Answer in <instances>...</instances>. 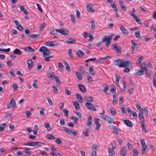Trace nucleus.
Returning a JSON list of instances; mask_svg holds the SVG:
<instances>
[{
  "instance_id": "nucleus-1",
  "label": "nucleus",
  "mask_w": 156,
  "mask_h": 156,
  "mask_svg": "<svg viewBox=\"0 0 156 156\" xmlns=\"http://www.w3.org/2000/svg\"><path fill=\"white\" fill-rule=\"evenodd\" d=\"M114 35V34H111L109 36H105L103 38L102 41L103 42H106L105 45L108 47L111 44L110 41L112 39V36Z\"/></svg>"
},
{
  "instance_id": "nucleus-2",
  "label": "nucleus",
  "mask_w": 156,
  "mask_h": 156,
  "mask_svg": "<svg viewBox=\"0 0 156 156\" xmlns=\"http://www.w3.org/2000/svg\"><path fill=\"white\" fill-rule=\"evenodd\" d=\"M100 117L104 121H107L109 124H111L112 123L113 124L115 122H113L114 119L106 115H104L103 113H100Z\"/></svg>"
},
{
  "instance_id": "nucleus-3",
  "label": "nucleus",
  "mask_w": 156,
  "mask_h": 156,
  "mask_svg": "<svg viewBox=\"0 0 156 156\" xmlns=\"http://www.w3.org/2000/svg\"><path fill=\"white\" fill-rule=\"evenodd\" d=\"M44 143L39 142H32L26 143L25 144V145L37 147L41 146L42 144H45Z\"/></svg>"
},
{
  "instance_id": "nucleus-4",
  "label": "nucleus",
  "mask_w": 156,
  "mask_h": 156,
  "mask_svg": "<svg viewBox=\"0 0 156 156\" xmlns=\"http://www.w3.org/2000/svg\"><path fill=\"white\" fill-rule=\"evenodd\" d=\"M39 51H40L43 52V56L44 57L46 56L50 55L51 54L50 52L47 48L44 46L41 47L40 48Z\"/></svg>"
},
{
  "instance_id": "nucleus-5",
  "label": "nucleus",
  "mask_w": 156,
  "mask_h": 156,
  "mask_svg": "<svg viewBox=\"0 0 156 156\" xmlns=\"http://www.w3.org/2000/svg\"><path fill=\"white\" fill-rule=\"evenodd\" d=\"M140 143L141 144V146L142 147L141 153L143 155L146 152V149L147 148V146L145 144V142L144 139H142L141 140Z\"/></svg>"
},
{
  "instance_id": "nucleus-6",
  "label": "nucleus",
  "mask_w": 156,
  "mask_h": 156,
  "mask_svg": "<svg viewBox=\"0 0 156 156\" xmlns=\"http://www.w3.org/2000/svg\"><path fill=\"white\" fill-rule=\"evenodd\" d=\"M56 31L63 35H67L69 34V31L65 29H56Z\"/></svg>"
},
{
  "instance_id": "nucleus-7",
  "label": "nucleus",
  "mask_w": 156,
  "mask_h": 156,
  "mask_svg": "<svg viewBox=\"0 0 156 156\" xmlns=\"http://www.w3.org/2000/svg\"><path fill=\"white\" fill-rule=\"evenodd\" d=\"M141 70H139L137 72L135 73V75L136 76H141L143 75L144 72H146V73H147V69L146 67H143L141 68Z\"/></svg>"
},
{
  "instance_id": "nucleus-8",
  "label": "nucleus",
  "mask_w": 156,
  "mask_h": 156,
  "mask_svg": "<svg viewBox=\"0 0 156 156\" xmlns=\"http://www.w3.org/2000/svg\"><path fill=\"white\" fill-rule=\"evenodd\" d=\"M132 65V63L129 61L123 62L122 60L121 64L120 65V67H130Z\"/></svg>"
},
{
  "instance_id": "nucleus-9",
  "label": "nucleus",
  "mask_w": 156,
  "mask_h": 156,
  "mask_svg": "<svg viewBox=\"0 0 156 156\" xmlns=\"http://www.w3.org/2000/svg\"><path fill=\"white\" fill-rule=\"evenodd\" d=\"M85 106L88 109L90 110L93 111H96L97 110V109L91 103L87 102L85 104Z\"/></svg>"
},
{
  "instance_id": "nucleus-10",
  "label": "nucleus",
  "mask_w": 156,
  "mask_h": 156,
  "mask_svg": "<svg viewBox=\"0 0 156 156\" xmlns=\"http://www.w3.org/2000/svg\"><path fill=\"white\" fill-rule=\"evenodd\" d=\"M129 13L131 16L133 17L134 19L135 20L137 23L140 24H142V22L140 20V19L138 18L137 16L134 13H131L130 11Z\"/></svg>"
},
{
  "instance_id": "nucleus-11",
  "label": "nucleus",
  "mask_w": 156,
  "mask_h": 156,
  "mask_svg": "<svg viewBox=\"0 0 156 156\" xmlns=\"http://www.w3.org/2000/svg\"><path fill=\"white\" fill-rule=\"evenodd\" d=\"M16 105V103L15 100L13 98H12L10 100V104L8 105L7 108L8 109H9L15 106Z\"/></svg>"
},
{
  "instance_id": "nucleus-12",
  "label": "nucleus",
  "mask_w": 156,
  "mask_h": 156,
  "mask_svg": "<svg viewBox=\"0 0 156 156\" xmlns=\"http://www.w3.org/2000/svg\"><path fill=\"white\" fill-rule=\"evenodd\" d=\"M98 146L97 145H93L91 147L92 155V156H97L96 151Z\"/></svg>"
},
{
  "instance_id": "nucleus-13",
  "label": "nucleus",
  "mask_w": 156,
  "mask_h": 156,
  "mask_svg": "<svg viewBox=\"0 0 156 156\" xmlns=\"http://www.w3.org/2000/svg\"><path fill=\"white\" fill-rule=\"evenodd\" d=\"M92 5L91 4H89L87 5L86 8L87 10L90 12H94L95 10L92 8Z\"/></svg>"
},
{
  "instance_id": "nucleus-14",
  "label": "nucleus",
  "mask_w": 156,
  "mask_h": 156,
  "mask_svg": "<svg viewBox=\"0 0 156 156\" xmlns=\"http://www.w3.org/2000/svg\"><path fill=\"white\" fill-rule=\"evenodd\" d=\"M124 123L128 127H132L133 126V124L130 120L125 119L123 120Z\"/></svg>"
},
{
  "instance_id": "nucleus-15",
  "label": "nucleus",
  "mask_w": 156,
  "mask_h": 156,
  "mask_svg": "<svg viewBox=\"0 0 156 156\" xmlns=\"http://www.w3.org/2000/svg\"><path fill=\"white\" fill-rule=\"evenodd\" d=\"M120 29L124 35H127L128 34V31L122 25L120 26Z\"/></svg>"
},
{
  "instance_id": "nucleus-16",
  "label": "nucleus",
  "mask_w": 156,
  "mask_h": 156,
  "mask_svg": "<svg viewBox=\"0 0 156 156\" xmlns=\"http://www.w3.org/2000/svg\"><path fill=\"white\" fill-rule=\"evenodd\" d=\"M27 62L28 65V69L30 70L33 66V61L31 59H30L27 60Z\"/></svg>"
},
{
  "instance_id": "nucleus-17",
  "label": "nucleus",
  "mask_w": 156,
  "mask_h": 156,
  "mask_svg": "<svg viewBox=\"0 0 156 156\" xmlns=\"http://www.w3.org/2000/svg\"><path fill=\"white\" fill-rule=\"evenodd\" d=\"M122 60L120 59L118 60H115L113 62V64L116 66H118L119 67H120V65L121 64Z\"/></svg>"
},
{
  "instance_id": "nucleus-18",
  "label": "nucleus",
  "mask_w": 156,
  "mask_h": 156,
  "mask_svg": "<svg viewBox=\"0 0 156 156\" xmlns=\"http://www.w3.org/2000/svg\"><path fill=\"white\" fill-rule=\"evenodd\" d=\"M78 88L83 93H85L86 91V90L83 85L82 84H79L78 85Z\"/></svg>"
},
{
  "instance_id": "nucleus-19",
  "label": "nucleus",
  "mask_w": 156,
  "mask_h": 156,
  "mask_svg": "<svg viewBox=\"0 0 156 156\" xmlns=\"http://www.w3.org/2000/svg\"><path fill=\"white\" fill-rule=\"evenodd\" d=\"M76 41V40L75 38H70L69 39L66 41L65 42L70 44H73L75 43Z\"/></svg>"
},
{
  "instance_id": "nucleus-20",
  "label": "nucleus",
  "mask_w": 156,
  "mask_h": 156,
  "mask_svg": "<svg viewBox=\"0 0 156 156\" xmlns=\"http://www.w3.org/2000/svg\"><path fill=\"white\" fill-rule=\"evenodd\" d=\"M127 149L126 147H123L121 149L120 156H125Z\"/></svg>"
},
{
  "instance_id": "nucleus-21",
  "label": "nucleus",
  "mask_w": 156,
  "mask_h": 156,
  "mask_svg": "<svg viewBox=\"0 0 156 156\" xmlns=\"http://www.w3.org/2000/svg\"><path fill=\"white\" fill-rule=\"evenodd\" d=\"M24 50L27 52H33L35 51V50L31 46H28L23 49Z\"/></svg>"
},
{
  "instance_id": "nucleus-22",
  "label": "nucleus",
  "mask_w": 156,
  "mask_h": 156,
  "mask_svg": "<svg viewBox=\"0 0 156 156\" xmlns=\"http://www.w3.org/2000/svg\"><path fill=\"white\" fill-rule=\"evenodd\" d=\"M139 119L140 122H143L144 121V119L142 112L139 114Z\"/></svg>"
},
{
  "instance_id": "nucleus-23",
  "label": "nucleus",
  "mask_w": 156,
  "mask_h": 156,
  "mask_svg": "<svg viewBox=\"0 0 156 156\" xmlns=\"http://www.w3.org/2000/svg\"><path fill=\"white\" fill-rule=\"evenodd\" d=\"M92 117L91 116H89L87 119V122L86 123V125L87 126H90L92 124Z\"/></svg>"
},
{
  "instance_id": "nucleus-24",
  "label": "nucleus",
  "mask_w": 156,
  "mask_h": 156,
  "mask_svg": "<svg viewBox=\"0 0 156 156\" xmlns=\"http://www.w3.org/2000/svg\"><path fill=\"white\" fill-rule=\"evenodd\" d=\"M108 154L110 156H115V153L114 150L111 149L110 148H108Z\"/></svg>"
},
{
  "instance_id": "nucleus-25",
  "label": "nucleus",
  "mask_w": 156,
  "mask_h": 156,
  "mask_svg": "<svg viewBox=\"0 0 156 156\" xmlns=\"http://www.w3.org/2000/svg\"><path fill=\"white\" fill-rule=\"evenodd\" d=\"M103 87H105L103 90V91L105 94H107L108 93L107 91L109 90V87L108 85L106 83L104 84V85L103 86Z\"/></svg>"
},
{
  "instance_id": "nucleus-26",
  "label": "nucleus",
  "mask_w": 156,
  "mask_h": 156,
  "mask_svg": "<svg viewBox=\"0 0 156 156\" xmlns=\"http://www.w3.org/2000/svg\"><path fill=\"white\" fill-rule=\"evenodd\" d=\"M119 3L120 7L122 8V9L124 11H126V8L122 2V1H120Z\"/></svg>"
},
{
  "instance_id": "nucleus-27",
  "label": "nucleus",
  "mask_w": 156,
  "mask_h": 156,
  "mask_svg": "<svg viewBox=\"0 0 156 156\" xmlns=\"http://www.w3.org/2000/svg\"><path fill=\"white\" fill-rule=\"evenodd\" d=\"M84 99L87 102H91L93 101V98L91 96L85 97Z\"/></svg>"
},
{
  "instance_id": "nucleus-28",
  "label": "nucleus",
  "mask_w": 156,
  "mask_h": 156,
  "mask_svg": "<svg viewBox=\"0 0 156 156\" xmlns=\"http://www.w3.org/2000/svg\"><path fill=\"white\" fill-rule=\"evenodd\" d=\"M141 126L142 128V132L144 133V134L147 132V131L146 130L145 125L144 123H142L141 125Z\"/></svg>"
},
{
  "instance_id": "nucleus-29",
  "label": "nucleus",
  "mask_w": 156,
  "mask_h": 156,
  "mask_svg": "<svg viewBox=\"0 0 156 156\" xmlns=\"http://www.w3.org/2000/svg\"><path fill=\"white\" fill-rule=\"evenodd\" d=\"M13 53L14 54H17L18 55H20L22 54V52L19 49L16 48L13 51Z\"/></svg>"
},
{
  "instance_id": "nucleus-30",
  "label": "nucleus",
  "mask_w": 156,
  "mask_h": 156,
  "mask_svg": "<svg viewBox=\"0 0 156 156\" xmlns=\"http://www.w3.org/2000/svg\"><path fill=\"white\" fill-rule=\"evenodd\" d=\"M45 127L47 129L48 131H50L51 130V128L50 124L47 123H45L44 124Z\"/></svg>"
},
{
  "instance_id": "nucleus-31",
  "label": "nucleus",
  "mask_w": 156,
  "mask_h": 156,
  "mask_svg": "<svg viewBox=\"0 0 156 156\" xmlns=\"http://www.w3.org/2000/svg\"><path fill=\"white\" fill-rule=\"evenodd\" d=\"M40 34H29L28 35L29 37L30 38H35L36 37H38L40 36Z\"/></svg>"
},
{
  "instance_id": "nucleus-32",
  "label": "nucleus",
  "mask_w": 156,
  "mask_h": 156,
  "mask_svg": "<svg viewBox=\"0 0 156 156\" xmlns=\"http://www.w3.org/2000/svg\"><path fill=\"white\" fill-rule=\"evenodd\" d=\"M77 56L79 57H82L84 55V53L81 50H78L77 52Z\"/></svg>"
},
{
  "instance_id": "nucleus-33",
  "label": "nucleus",
  "mask_w": 156,
  "mask_h": 156,
  "mask_svg": "<svg viewBox=\"0 0 156 156\" xmlns=\"http://www.w3.org/2000/svg\"><path fill=\"white\" fill-rule=\"evenodd\" d=\"M75 95L76 98H77L78 101L79 102H81L83 100L82 96L78 93L76 94Z\"/></svg>"
},
{
  "instance_id": "nucleus-34",
  "label": "nucleus",
  "mask_w": 156,
  "mask_h": 156,
  "mask_svg": "<svg viewBox=\"0 0 156 156\" xmlns=\"http://www.w3.org/2000/svg\"><path fill=\"white\" fill-rule=\"evenodd\" d=\"M45 136L48 139L51 140H54L55 138L54 136L50 134L46 135Z\"/></svg>"
},
{
  "instance_id": "nucleus-35",
  "label": "nucleus",
  "mask_w": 156,
  "mask_h": 156,
  "mask_svg": "<svg viewBox=\"0 0 156 156\" xmlns=\"http://www.w3.org/2000/svg\"><path fill=\"white\" fill-rule=\"evenodd\" d=\"M76 74L77 76L78 79L79 80H81L82 79V76L81 74L78 72H76Z\"/></svg>"
},
{
  "instance_id": "nucleus-36",
  "label": "nucleus",
  "mask_w": 156,
  "mask_h": 156,
  "mask_svg": "<svg viewBox=\"0 0 156 156\" xmlns=\"http://www.w3.org/2000/svg\"><path fill=\"white\" fill-rule=\"evenodd\" d=\"M140 33V31H138L136 32L134 34L135 36L137 38H141V37Z\"/></svg>"
},
{
  "instance_id": "nucleus-37",
  "label": "nucleus",
  "mask_w": 156,
  "mask_h": 156,
  "mask_svg": "<svg viewBox=\"0 0 156 156\" xmlns=\"http://www.w3.org/2000/svg\"><path fill=\"white\" fill-rule=\"evenodd\" d=\"M116 103L117 100L116 97L115 95H113L112 104L113 105H115L116 104Z\"/></svg>"
},
{
  "instance_id": "nucleus-38",
  "label": "nucleus",
  "mask_w": 156,
  "mask_h": 156,
  "mask_svg": "<svg viewBox=\"0 0 156 156\" xmlns=\"http://www.w3.org/2000/svg\"><path fill=\"white\" fill-rule=\"evenodd\" d=\"M106 59V57L100 58L97 61V63H102Z\"/></svg>"
},
{
  "instance_id": "nucleus-39",
  "label": "nucleus",
  "mask_w": 156,
  "mask_h": 156,
  "mask_svg": "<svg viewBox=\"0 0 156 156\" xmlns=\"http://www.w3.org/2000/svg\"><path fill=\"white\" fill-rule=\"evenodd\" d=\"M73 105L75 106L76 109L77 110L79 109L80 106L79 103L77 101H76L74 102Z\"/></svg>"
},
{
  "instance_id": "nucleus-40",
  "label": "nucleus",
  "mask_w": 156,
  "mask_h": 156,
  "mask_svg": "<svg viewBox=\"0 0 156 156\" xmlns=\"http://www.w3.org/2000/svg\"><path fill=\"white\" fill-rule=\"evenodd\" d=\"M55 81L57 83L58 85L60 84V81L59 79V77L58 76H55L54 77Z\"/></svg>"
},
{
  "instance_id": "nucleus-41",
  "label": "nucleus",
  "mask_w": 156,
  "mask_h": 156,
  "mask_svg": "<svg viewBox=\"0 0 156 156\" xmlns=\"http://www.w3.org/2000/svg\"><path fill=\"white\" fill-rule=\"evenodd\" d=\"M136 108L140 111V112H143V110L140 107V104H137Z\"/></svg>"
},
{
  "instance_id": "nucleus-42",
  "label": "nucleus",
  "mask_w": 156,
  "mask_h": 156,
  "mask_svg": "<svg viewBox=\"0 0 156 156\" xmlns=\"http://www.w3.org/2000/svg\"><path fill=\"white\" fill-rule=\"evenodd\" d=\"M110 111L111 112V114L113 116H115L116 114V110L113 108L110 109Z\"/></svg>"
},
{
  "instance_id": "nucleus-43",
  "label": "nucleus",
  "mask_w": 156,
  "mask_h": 156,
  "mask_svg": "<svg viewBox=\"0 0 156 156\" xmlns=\"http://www.w3.org/2000/svg\"><path fill=\"white\" fill-rule=\"evenodd\" d=\"M90 24L91 26V28L94 30L95 28V24L94 22V20H92L90 22Z\"/></svg>"
},
{
  "instance_id": "nucleus-44",
  "label": "nucleus",
  "mask_w": 156,
  "mask_h": 156,
  "mask_svg": "<svg viewBox=\"0 0 156 156\" xmlns=\"http://www.w3.org/2000/svg\"><path fill=\"white\" fill-rule=\"evenodd\" d=\"M56 29L53 30H51L50 31V34L51 35H57V32H58L56 31Z\"/></svg>"
},
{
  "instance_id": "nucleus-45",
  "label": "nucleus",
  "mask_w": 156,
  "mask_h": 156,
  "mask_svg": "<svg viewBox=\"0 0 156 156\" xmlns=\"http://www.w3.org/2000/svg\"><path fill=\"white\" fill-rule=\"evenodd\" d=\"M6 124L5 123H4L2 125H1L0 127V131H2L4 130V129L6 126Z\"/></svg>"
},
{
  "instance_id": "nucleus-46",
  "label": "nucleus",
  "mask_w": 156,
  "mask_h": 156,
  "mask_svg": "<svg viewBox=\"0 0 156 156\" xmlns=\"http://www.w3.org/2000/svg\"><path fill=\"white\" fill-rule=\"evenodd\" d=\"M89 132V130L87 129L83 131V133L85 136H88V133Z\"/></svg>"
},
{
  "instance_id": "nucleus-47",
  "label": "nucleus",
  "mask_w": 156,
  "mask_h": 156,
  "mask_svg": "<svg viewBox=\"0 0 156 156\" xmlns=\"http://www.w3.org/2000/svg\"><path fill=\"white\" fill-rule=\"evenodd\" d=\"M37 80L36 79L35 80H34L33 83V86L35 88H37Z\"/></svg>"
},
{
  "instance_id": "nucleus-48",
  "label": "nucleus",
  "mask_w": 156,
  "mask_h": 156,
  "mask_svg": "<svg viewBox=\"0 0 156 156\" xmlns=\"http://www.w3.org/2000/svg\"><path fill=\"white\" fill-rule=\"evenodd\" d=\"M112 6L115 11L116 12H118V9L115 5L114 3L112 5Z\"/></svg>"
},
{
  "instance_id": "nucleus-49",
  "label": "nucleus",
  "mask_w": 156,
  "mask_h": 156,
  "mask_svg": "<svg viewBox=\"0 0 156 156\" xmlns=\"http://www.w3.org/2000/svg\"><path fill=\"white\" fill-rule=\"evenodd\" d=\"M123 89L122 90V92H125L126 91V88L127 87V85H126V82L125 81H124L123 82Z\"/></svg>"
},
{
  "instance_id": "nucleus-50",
  "label": "nucleus",
  "mask_w": 156,
  "mask_h": 156,
  "mask_svg": "<svg viewBox=\"0 0 156 156\" xmlns=\"http://www.w3.org/2000/svg\"><path fill=\"white\" fill-rule=\"evenodd\" d=\"M72 50L71 49H70L69 50L68 54L70 58H73V55L72 54Z\"/></svg>"
},
{
  "instance_id": "nucleus-51",
  "label": "nucleus",
  "mask_w": 156,
  "mask_h": 156,
  "mask_svg": "<svg viewBox=\"0 0 156 156\" xmlns=\"http://www.w3.org/2000/svg\"><path fill=\"white\" fill-rule=\"evenodd\" d=\"M116 89L115 86L113 85H112L111 89H110V91L112 93H114L116 90Z\"/></svg>"
},
{
  "instance_id": "nucleus-52",
  "label": "nucleus",
  "mask_w": 156,
  "mask_h": 156,
  "mask_svg": "<svg viewBox=\"0 0 156 156\" xmlns=\"http://www.w3.org/2000/svg\"><path fill=\"white\" fill-rule=\"evenodd\" d=\"M46 26V25L45 23H42L41 24V26L40 27V31H42L44 29L45 27Z\"/></svg>"
},
{
  "instance_id": "nucleus-53",
  "label": "nucleus",
  "mask_w": 156,
  "mask_h": 156,
  "mask_svg": "<svg viewBox=\"0 0 156 156\" xmlns=\"http://www.w3.org/2000/svg\"><path fill=\"white\" fill-rule=\"evenodd\" d=\"M143 57L141 56L138 58L137 60V64H141L142 61L143 59Z\"/></svg>"
},
{
  "instance_id": "nucleus-54",
  "label": "nucleus",
  "mask_w": 156,
  "mask_h": 156,
  "mask_svg": "<svg viewBox=\"0 0 156 156\" xmlns=\"http://www.w3.org/2000/svg\"><path fill=\"white\" fill-rule=\"evenodd\" d=\"M89 71L90 73L91 74H94V69L91 67H89Z\"/></svg>"
},
{
  "instance_id": "nucleus-55",
  "label": "nucleus",
  "mask_w": 156,
  "mask_h": 156,
  "mask_svg": "<svg viewBox=\"0 0 156 156\" xmlns=\"http://www.w3.org/2000/svg\"><path fill=\"white\" fill-rule=\"evenodd\" d=\"M64 130L68 134H70L72 133V130L68 128H65L64 129Z\"/></svg>"
},
{
  "instance_id": "nucleus-56",
  "label": "nucleus",
  "mask_w": 156,
  "mask_h": 156,
  "mask_svg": "<svg viewBox=\"0 0 156 156\" xmlns=\"http://www.w3.org/2000/svg\"><path fill=\"white\" fill-rule=\"evenodd\" d=\"M63 67V65L61 63L59 62L58 63V68L59 69L61 70Z\"/></svg>"
},
{
  "instance_id": "nucleus-57",
  "label": "nucleus",
  "mask_w": 156,
  "mask_h": 156,
  "mask_svg": "<svg viewBox=\"0 0 156 156\" xmlns=\"http://www.w3.org/2000/svg\"><path fill=\"white\" fill-rule=\"evenodd\" d=\"M63 112L64 113V115L66 116L67 117L68 116V111L67 110H65V109H63Z\"/></svg>"
},
{
  "instance_id": "nucleus-58",
  "label": "nucleus",
  "mask_w": 156,
  "mask_h": 156,
  "mask_svg": "<svg viewBox=\"0 0 156 156\" xmlns=\"http://www.w3.org/2000/svg\"><path fill=\"white\" fill-rule=\"evenodd\" d=\"M115 51L117 54H120L122 51H121V48L119 47L117 48L115 50Z\"/></svg>"
},
{
  "instance_id": "nucleus-59",
  "label": "nucleus",
  "mask_w": 156,
  "mask_h": 156,
  "mask_svg": "<svg viewBox=\"0 0 156 156\" xmlns=\"http://www.w3.org/2000/svg\"><path fill=\"white\" fill-rule=\"evenodd\" d=\"M56 143L58 144H62V142L60 138H58L55 140Z\"/></svg>"
},
{
  "instance_id": "nucleus-60",
  "label": "nucleus",
  "mask_w": 156,
  "mask_h": 156,
  "mask_svg": "<svg viewBox=\"0 0 156 156\" xmlns=\"http://www.w3.org/2000/svg\"><path fill=\"white\" fill-rule=\"evenodd\" d=\"M131 44L132 45V46L135 47V48L137 46H138V44L136 42H134L133 40H132L131 41Z\"/></svg>"
},
{
  "instance_id": "nucleus-61",
  "label": "nucleus",
  "mask_w": 156,
  "mask_h": 156,
  "mask_svg": "<svg viewBox=\"0 0 156 156\" xmlns=\"http://www.w3.org/2000/svg\"><path fill=\"white\" fill-rule=\"evenodd\" d=\"M36 5L37 6L38 9L41 12H42L43 11V10L41 8V5L37 3L36 4Z\"/></svg>"
},
{
  "instance_id": "nucleus-62",
  "label": "nucleus",
  "mask_w": 156,
  "mask_h": 156,
  "mask_svg": "<svg viewBox=\"0 0 156 156\" xmlns=\"http://www.w3.org/2000/svg\"><path fill=\"white\" fill-rule=\"evenodd\" d=\"M87 80L89 83H91L92 81V79L91 77L89 75L87 76Z\"/></svg>"
},
{
  "instance_id": "nucleus-63",
  "label": "nucleus",
  "mask_w": 156,
  "mask_h": 156,
  "mask_svg": "<svg viewBox=\"0 0 156 156\" xmlns=\"http://www.w3.org/2000/svg\"><path fill=\"white\" fill-rule=\"evenodd\" d=\"M12 87L14 90L16 91L18 87L17 84L16 83H14L12 85Z\"/></svg>"
},
{
  "instance_id": "nucleus-64",
  "label": "nucleus",
  "mask_w": 156,
  "mask_h": 156,
  "mask_svg": "<svg viewBox=\"0 0 156 156\" xmlns=\"http://www.w3.org/2000/svg\"><path fill=\"white\" fill-rule=\"evenodd\" d=\"M134 151L132 156H138V151L137 150H134L133 151Z\"/></svg>"
}]
</instances>
